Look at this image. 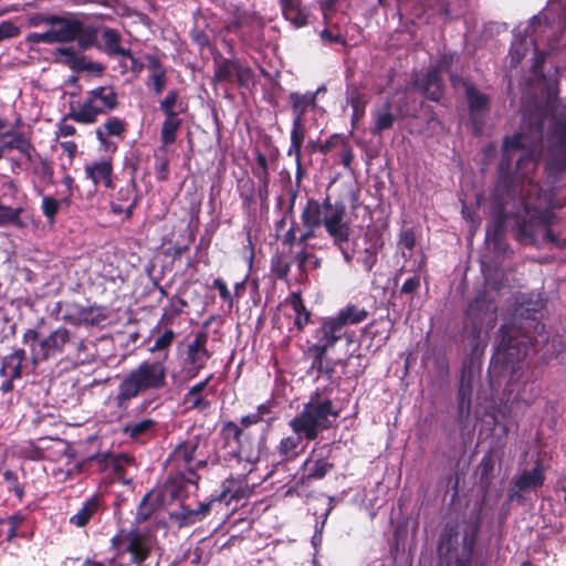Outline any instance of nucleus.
Masks as SVG:
<instances>
[{"mask_svg":"<svg viewBox=\"0 0 566 566\" xmlns=\"http://www.w3.org/2000/svg\"><path fill=\"white\" fill-rule=\"evenodd\" d=\"M544 124L536 119L530 124L528 132L515 133L503 142V159L500 165V172L503 175L509 170L512 156L516 149H526V154L517 159L515 179L522 203L523 216L513 228L514 237L521 244L544 247L547 243L560 245L565 239L554 231L556 216L553 211L554 196L548 188H543L535 178L534 171L538 164L537 153L543 142Z\"/></svg>","mask_w":566,"mask_h":566,"instance_id":"obj_1","label":"nucleus"},{"mask_svg":"<svg viewBox=\"0 0 566 566\" xmlns=\"http://www.w3.org/2000/svg\"><path fill=\"white\" fill-rule=\"evenodd\" d=\"M167 375V365L163 359H144L122 377L115 396L109 400L119 411H126L139 395L164 389Z\"/></svg>","mask_w":566,"mask_h":566,"instance_id":"obj_2","label":"nucleus"},{"mask_svg":"<svg viewBox=\"0 0 566 566\" xmlns=\"http://www.w3.org/2000/svg\"><path fill=\"white\" fill-rule=\"evenodd\" d=\"M197 449V438L182 441L174 448L166 460L174 496H179L182 492L190 493L197 490V482L199 480L197 470L206 464L205 461L195 458Z\"/></svg>","mask_w":566,"mask_h":566,"instance_id":"obj_3","label":"nucleus"},{"mask_svg":"<svg viewBox=\"0 0 566 566\" xmlns=\"http://www.w3.org/2000/svg\"><path fill=\"white\" fill-rule=\"evenodd\" d=\"M318 388L304 403L302 411L289 422L296 434H303L307 441L315 440L319 432L329 429L338 417V410L333 406L332 399Z\"/></svg>","mask_w":566,"mask_h":566,"instance_id":"obj_4","label":"nucleus"},{"mask_svg":"<svg viewBox=\"0 0 566 566\" xmlns=\"http://www.w3.org/2000/svg\"><path fill=\"white\" fill-rule=\"evenodd\" d=\"M346 213L345 205L342 201L332 202L326 197L323 202L310 198L301 213L303 226H324L328 235L336 245H342L349 239L350 228L344 220Z\"/></svg>","mask_w":566,"mask_h":566,"instance_id":"obj_5","label":"nucleus"},{"mask_svg":"<svg viewBox=\"0 0 566 566\" xmlns=\"http://www.w3.org/2000/svg\"><path fill=\"white\" fill-rule=\"evenodd\" d=\"M221 433L229 448L224 454V460L228 462L234 461L239 471L253 473L261 460L264 447L263 439L255 441L233 421L226 422L222 426Z\"/></svg>","mask_w":566,"mask_h":566,"instance_id":"obj_6","label":"nucleus"},{"mask_svg":"<svg viewBox=\"0 0 566 566\" xmlns=\"http://www.w3.org/2000/svg\"><path fill=\"white\" fill-rule=\"evenodd\" d=\"M118 105V96L113 86H98L86 92L83 99L71 105L67 117L82 125L97 122L102 115L113 112Z\"/></svg>","mask_w":566,"mask_h":566,"instance_id":"obj_7","label":"nucleus"},{"mask_svg":"<svg viewBox=\"0 0 566 566\" xmlns=\"http://www.w3.org/2000/svg\"><path fill=\"white\" fill-rule=\"evenodd\" d=\"M499 334L500 342L491 359V365L494 368L501 365V371L510 373V379H513L532 347L531 340L526 335L516 338L514 329L509 325L501 326Z\"/></svg>","mask_w":566,"mask_h":566,"instance_id":"obj_8","label":"nucleus"},{"mask_svg":"<svg viewBox=\"0 0 566 566\" xmlns=\"http://www.w3.org/2000/svg\"><path fill=\"white\" fill-rule=\"evenodd\" d=\"M73 340L74 334L64 326L55 328L42 339H39V332L34 328H28L22 336L23 344L30 348L33 364L63 354L71 348Z\"/></svg>","mask_w":566,"mask_h":566,"instance_id":"obj_9","label":"nucleus"},{"mask_svg":"<svg viewBox=\"0 0 566 566\" xmlns=\"http://www.w3.org/2000/svg\"><path fill=\"white\" fill-rule=\"evenodd\" d=\"M117 555L111 566H142L150 549V538L138 530L120 531L112 539Z\"/></svg>","mask_w":566,"mask_h":566,"instance_id":"obj_10","label":"nucleus"},{"mask_svg":"<svg viewBox=\"0 0 566 566\" xmlns=\"http://www.w3.org/2000/svg\"><path fill=\"white\" fill-rule=\"evenodd\" d=\"M542 23V17L533 15L527 25L524 29L517 27L514 30V36L510 49L511 63L513 65L518 64L525 55L528 53L530 49L534 50V65L533 69L536 72L545 59V53L539 52L536 45L535 40L533 39V33L535 32L536 27H539Z\"/></svg>","mask_w":566,"mask_h":566,"instance_id":"obj_11","label":"nucleus"},{"mask_svg":"<svg viewBox=\"0 0 566 566\" xmlns=\"http://www.w3.org/2000/svg\"><path fill=\"white\" fill-rule=\"evenodd\" d=\"M450 81L455 88H458L460 84L464 86L469 115L473 124L474 133L481 134L483 130L484 117L490 107L489 95L479 91L474 85L458 75L450 74Z\"/></svg>","mask_w":566,"mask_h":566,"instance_id":"obj_12","label":"nucleus"},{"mask_svg":"<svg viewBox=\"0 0 566 566\" xmlns=\"http://www.w3.org/2000/svg\"><path fill=\"white\" fill-rule=\"evenodd\" d=\"M207 345L208 333L206 331H198L193 335V339L187 344L182 370L189 378L198 376L211 358L212 354Z\"/></svg>","mask_w":566,"mask_h":566,"instance_id":"obj_13","label":"nucleus"},{"mask_svg":"<svg viewBox=\"0 0 566 566\" xmlns=\"http://www.w3.org/2000/svg\"><path fill=\"white\" fill-rule=\"evenodd\" d=\"M354 336V332L348 331V328H343L340 323L334 317H328L314 331V342L308 346L326 353L343 338H345L348 344L352 343Z\"/></svg>","mask_w":566,"mask_h":566,"instance_id":"obj_14","label":"nucleus"},{"mask_svg":"<svg viewBox=\"0 0 566 566\" xmlns=\"http://www.w3.org/2000/svg\"><path fill=\"white\" fill-rule=\"evenodd\" d=\"M331 447L328 444L315 447L302 465L303 474L300 483L304 484L308 480H321L334 468L329 460Z\"/></svg>","mask_w":566,"mask_h":566,"instance_id":"obj_15","label":"nucleus"},{"mask_svg":"<svg viewBox=\"0 0 566 566\" xmlns=\"http://www.w3.org/2000/svg\"><path fill=\"white\" fill-rule=\"evenodd\" d=\"M101 471H109L114 473L122 484L128 485L132 483V478H126L128 468L135 465L132 457L125 453L105 452L98 453L91 459Z\"/></svg>","mask_w":566,"mask_h":566,"instance_id":"obj_16","label":"nucleus"},{"mask_svg":"<svg viewBox=\"0 0 566 566\" xmlns=\"http://www.w3.org/2000/svg\"><path fill=\"white\" fill-rule=\"evenodd\" d=\"M62 319L71 325H98L106 319V315L102 307L83 306L74 302L65 304V311L62 314Z\"/></svg>","mask_w":566,"mask_h":566,"instance_id":"obj_17","label":"nucleus"},{"mask_svg":"<svg viewBox=\"0 0 566 566\" xmlns=\"http://www.w3.org/2000/svg\"><path fill=\"white\" fill-rule=\"evenodd\" d=\"M137 189L134 178L119 187L111 198V211L116 216H124L126 219L133 216L137 205Z\"/></svg>","mask_w":566,"mask_h":566,"instance_id":"obj_18","label":"nucleus"},{"mask_svg":"<svg viewBox=\"0 0 566 566\" xmlns=\"http://www.w3.org/2000/svg\"><path fill=\"white\" fill-rule=\"evenodd\" d=\"M84 176L94 187L113 188V161L111 158L102 157L85 163Z\"/></svg>","mask_w":566,"mask_h":566,"instance_id":"obj_19","label":"nucleus"},{"mask_svg":"<svg viewBox=\"0 0 566 566\" xmlns=\"http://www.w3.org/2000/svg\"><path fill=\"white\" fill-rule=\"evenodd\" d=\"M127 124L119 117H108L95 130L96 139L99 143V148L106 153H115L117 149L116 143L111 140V137L122 138L126 132Z\"/></svg>","mask_w":566,"mask_h":566,"instance_id":"obj_20","label":"nucleus"},{"mask_svg":"<svg viewBox=\"0 0 566 566\" xmlns=\"http://www.w3.org/2000/svg\"><path fill=\"white\" fill-rule=\"evenodd\" d=\"M251 473L240 471L238 476H229L221 484L220 499L229 503L232 500H242L249 497L253 493L254 484H250L248 476Z\"/></svg>","mask_w":566,"mask_h":566,"instance_id":"obj_21","label":"nucleus"},{"mask_svg":"<svg viewBox=\"0 0 566 566\" xmlns=\"http://www.w3.org/2000/svg\"><path fill=\"white\" fill-rule=\"evenodd\" d=\"M53 43H66L77 39L83 32V23L77 19L56 15L51 27Z\"/></svg>","mask_w":566,"mask_h":566,"instance_id":"obj_22","label":"nucleus"},{"mask_svg":"<svg viewBox=\"0 0 566 566\" xmlns=\"http://www.w3.org/2000/svg\"><path fill=\"white\" fill-rule=\"evenodd\" d=\"M384 245L381 234L376 229H367L364 234V249L359 252L357 261L367 272H370L377 262V254Z\"/></svg>","mask_w":566,"mask_h":566,"instance_id":"obj_23","label":"nucleus"},{"mask_svg":"<svg viewBox=\"0 0 566 566\" xmlns=\"http://www.w3.org/2000/svg\"><path fill=\"white\" fill-rule=\"evenodd\" d=\"M158 422L153 418H142L127 422L122 432L132 441L138 443H146L148 440L156 436Z\"/></svg>","mask_w":566,"mask_h":566,"instance_id":"obj_24","label":"nucleus"},{"mask_svg":"<svg viewBox=\"0 0 566 566\" xmlns=\"http://www.w3.org/2000/svg\"><path fill=\"white\" fill-rule=\"evenodd\" d=\"M544 307V301L539 294L521 295L514 310V317L530 321L532 325L537 321Z\"/></svg>","mask_w":566,"mask_h":566,"instance_id":"obj_25","label":"nucleus"},{"mask_svg":"<svg viewBox=\"0 0 566 566\" xmlns=\"http://www.w3.org/2000/svg\"><path fill=\"white\" fill-rule=\"evenodd\" d=\"M238 64V60L224 57L220 53L214 54L212 77L213 84L232 85L235 80Z\"/></svg>","mask_w":566,"mask_h":566,"instance_id":"obj_26","label":"nucleus"},{"mask_svg":"<svg viewBox=\"0 0 566 566\" xmlns=\"http://www.w3.org/2000/svg\"><path fill=\"white\" fill-rule=\"evenodd\" d=\"M415 84L433 102H439L443 95L441 72L437 67H429L422 77L416 80Z\"/></svg>","mask_w":566,"mask_h":566,"instance_id":"obj_27","label":"nucleus"},{"mask_svg":"<svg viewBox=\"0 0 566 566\" xmlns=\"http://www.w3.org/2000/svg\"><path fill=\"white\" fill-rule=\"evenodd\" d=\"M147 71L148 78L146 85L154 92L155 95H159L167 84L166 69L158 57L155 55H148Z\"/></svg>","mask_w":566,"mask_h":566,"instance_id":"obj_28","label":"nucleus"},{"mask_svg":"<svg viewBox=\"0 0 566 566\" xmlns=\"http://www.w3.org/2000/svg\"><path fill=\"white\" fill-rule=\"evenodd\" d=\"M395 120L396 116L392 113V103L388 99L381 107L371 111L370 133L373 135H379L384 130L392 128Z\"/></svg>","mask_w":566,"mask_h":566,"instance_id":"obj_29","label":"nucleus"},{"mask_svg":"<svg viewBox=\"0 0 566 566\" xmlns=\"http://www.w3.org/2000/svg\"><path fill=\"white\" fill-rule=\"evenodd\" d=\"M29 163L31 174L34 177V188L54 184V169L49 159L39 155L34 158V155H32V161Z\"/></svg>","mask_w":566,"mask_h":566,"instance_id":"obj_30","label":"nucleus"},{"mask_svg":"<svg viewBox=\"0 0 566 566\" xmlns=\"http://www.w3.org/2000/svg\"><path fill=\"white\" fill-rule=\"evenodd\" d=\"M212 502L213 501L200 503L197 509H189L182 505L178 511L174 512L171 516L179 526L195 524L202 521L209 514Z\"/></svg>","mask_w":566,"mask_h":566,"instance_id":"obj_31","label":"nucleus"},{"mask_svg":"<svg viewBox=\"0 0 566 566\" xmlns=\"http://www.w3.org/2000/svg\"><path fill=\"white\" fill-rule=\"evenodd\" d=\"M544 465L536 461L533 470L522 472L514 481L520 491L535 490L544 483Z\"/></svg>","mask_w":566,"mask_h":566,"instance_id":"obj_32","label":"nucleus"},{"mask_svg":"<svg viewBox=\"0 0 566 566\" xmlns=\"http://www.w3.org/2000/svg\"><path fill=\"white\" fill-rule=\"evenodd\" d=\"M25 360V350L22 348L13 350L4 356L1 361L0 375L19 379L22 376V363Z\"/></svg>","mask_w":566,"mask_h":566,"instance_id":"obj_33","label":"nucleus"},{"mask_svg":"<svg viewBox=\"0 0 566 566\" xmlns=\"http://www.w3.org/2000/svg\"><path fill=\"white\" fill-rule=\"evenodd\" d=\"M283 17L295 28L307 24V13L302 7L301 0H280Z\"/></svg>","mask_w":566,"mask_h":566,"instance_id":"obj_34","label":"nucleus"},{"mask_svg":"<svg viewBox=\"0 0 566 566\" xmlns=\"http://www.w3.org/2000/svg\"><path fill=\"white\" fill-rule=\"evenodd\" d=\"M7 134L8 138L4 147H7L8 151L17 149L28 161H32V155H36V153L31 142L17 129L7 130Z\"/></svg>","mask_w":566,"mask_h":566,"instance_id":"obj_35","label":"nucleus"},{"mask_svg":"<svg viewBox=\"0 0 566 566\" xmlns=\"http://www.w3.org/2000/svg\"><path fill=\"white\" fill-rule=\"evenodd\" d=\"M35 193L41 197V211L50 226L55 223L56 214L64 207L62 198H55L44 193L43 187H35Z\"/></svg>","mask_w":566,"mask_h":566,"instance_id":"obj_36","label":"nucleus"},{"mask_svg":"<svg viewBox=\"0 0 566 566\" xmlns=\"http://www.w3.org/2000/svg\"><path fill=\"white\" fill-rule=\"evenodd\" d=\"M274 229L276 238L281 239L283 244L293 245L296 242L297 227L293 214L287 216V211H285L282 218L275 222Z\"/></svg>","mask_w":566,"mask_h":566,"instance_id":"obj_37","label":"nucleus"},{"mask_svg":"<svg viewBox=\"0 0 566 566\" xmlns=\"http://www.w3.org/2000/svg\"><path fill=\"white\" fill-rule=\"evenodd\" d=\"M102 40L104 42L105 50L109 55H119L124 57H129L132 61L135 60L128 49H124L120 46V35L116 30L111 28H104L102 30Z\"/></svg>","mask_w":566,"mask_h":566,"instance_id":"obj_38","label":"nucleus"},{"mask_svg":"<svg viewBox=\"0 0 566 566\" xmlns=\"http://www.w3.org/2000/svg\"><path fill=\"white\" fill-rule=\"evenodd\" d=\"M292 104L293 119H303L308 108L316 102V93L306 92L305 94L291 93L289 96Z\"/></svg>","mask_w":566,"mask_h":566,"instance_id":"obj_39","label":"nucleus"},{"mask_svg":"<svg viewBox=\"0 0 566 566\" xmlns=\"http://www.w3.org/2000/svg\"><path fill=\"white\" fill-rule=\"evenodd\" d=\"M485 241L495 253L504 254L506 252L507 244L504 241L503 220L499 219L493 226L488 227Z\"/></svg>","mask_w":566,"mask_h":566,"instance_id":"obj_40","label":"nucleus"},{"mask_svg":"<svg viewBox=\"0 0 566 566\" xmlns=\"http://www.w3.org/2000/svg\"><path fill=\"white\" fill-rule=\"evenodd\" d=\"M303 438V434L294 433V436L281 439L276 450L282 461H291L298 455V449Z\"/></svg>","mask_w":566,"mask_h":566,"instance_id":"obj_41","label":"nucleus"},{"mask_svg":"<svg viewBox=\"0 0 566 566\" xmlns=\"http://www.w3.org/2000/svg\"><path fill=\"white\" fill-rule=\"evenodd\" d=\"M305 138L304 132V120L303 119H293L292 130H291V144L287 150L289 156H294L296 164L300 165L302 157V145Z\"/></svg>","mask_w":566,"mask_h":566,"instance_id":"obj_42","label":"nucleus"},{"mask_svg":"<svg viewBox=\"0 0 566 566\" xmlns=\"http://www.w3.org/2000/svg\"><path fill=\"white\" fill-rule=\"evenodd\" d=\"M368 316V312L365 308H360L356 305H347L342 308L334 317L343 328H347L348 324H358L365 321Z\"/></svg>","mask_w":566,"mask_h":566,"instance_id":"obj_43","label":"nucleus"},{"mask_svg":"<svg viewBox=\"0 0 566 566\" xmlns=\"http://www.w3.org/2000/svg\"><path fill=\"white\" fill-rule=\"evenodd\" d=\"M175 337V332L168 328L155 339L154 344L148 349L151 354L158 353V356L155 359H163L164 364L167 365L169 349L174 343Z\"/></svg>","mask_w":566,"mask_h":566,"instance_id":"obj_44","label":"nucleus"},{"mask_svg":"<svg viewBox=\"0 0 566 566\" xmlns=\"http://www.w3.org/2000/svg\"><path fill=\"white\" fill-rule=\"evenodd\" d=\"M56 54L71 69L82 71L87 69V62L78 50L73 46L59 48Z\"/></svg>","mask_w":566,"mask_h":566,"instance_id":"obj_45","label":"nucleus"},{"mask_svg":"<svg viewBox=\"0 0 566 566\" xmlns=\"http://www.w3.org/2000/svg\"><path fill=\"white\" fill-rule=\"evenodd\" d=\"M187 306L188 303L182 297L177 295L168 297V304L163 310L160 323L172 324L174 321L184 313Z\"/></svg>","mask_w":566,"mask_h":566,"instance_id":"obj_46","label":"nucleus"},{"mask_svg":"<svg viewBox=\"0 0 566 566\" xmlns=\"http://www.w3.org/2000/svg\"><path fill=\"white\" fill-rule=\"evenodd\" d=\"M287 303L291 305L295 315L294 325L298 331H302L310 322L311 313L306 310L301 295L297 293H292Z\"/></svg>","mask_w":566,"mask_h":566,"instance_id":"obj_47","label":"nucleus"},{"mask_svg":"<svg viewBox=\"0 0 566 566\" xmlns=\"http://www.w3.org/2000/svg\"><path fill=\"white\" fill-rule=\"evenodd\" d=\"M98 506V499L96 496H92L83 503L77 513L71 516L70 522L78 527L86 525L93 515L97 512Z\"/></svg>","mask_w":566,"mask_h":566,"instance_id":"obj_48","label":"nucleus"},{"mask_svg":"<svg viewBox=\"0 0 566 566\" xmlns=\"http://www.w3.org/2000/svg\"><path fill=\"white\" fill-rule=\"evenodd\" d=\"M181 125V119L178 115H174L171 117H165V120L160 130V138L165 146L170 145L176 142L177 132Z\"/></svg>","mask_w":566,"mask_h":566,"instance_id":"obj_49","label":"nucleus"},{"mask_svg":"<svg viewBox=\"0 0 566 566\" xmlns=\"http://www.w3.org/2000/svg\"><path fill=\"white\" fill-rule=\"evenodd\" d=\"M158 506V500L155 499L151 492L147 493L143 500L140 501L137 512H136V521L138 523L146 521L150 517V515L155 512Z\"/></svg>","mask_w":566,"mask_h":566,"instance_id":"obj_50","label":"nucleus"},{"mask_svg":"<svg viewBox=\"0 0 566 566\" xmlns=\"http://www.w3.org/2000/svg\"><path fill=\"white\" fill-rule=\"evenodd\" d=\"M458 526L455 524H447L440 536L438 549L440 552H451L458 542Z\"/></svg>","mask_w":566,"mask_h":566,"instance_id":"obj_51","label":"nucleus"},{"mask_svg":"<svg viewBox=\"0 0 566 566\" xmlns=\"http://www.w3.org/2000/svg\"><path fill=\"white\" fill-rule=\"evenodd\" d=\"M62 188L56 190L59 198H62V202L65 208L72 205V197L74 191L77 189L75 179L70 174H64L61 180Z\"/></svg>","mask_w":566,"mask_h":566,"instance_id":"obj_52","label":"nucleus"},{"mask_svg":"<svg viewBox=\"0 0 566 566\" xmlns=\"http://www.w3.org/2000/svg\"><path fill=\"white\" fill-rule=\"evenodd\" d=\"M398 249L401 252V255L407 259L411 256V252L416 245V234L415 231L410 228L402 229L398 235Z\"/></svg>","mask_w":566,"mask_h":566,"instance_id":"obj_53","label":"nucleus"},{"mask_svg":"<svg viewBox=\"0 0 566 566\" xmlns=\"http://www.w3.org/2000/svg\"><path fill=\"white\" fill-rule=\"evenodd\" d=\"M181 103L178 98V93L175 90L169 91L166 96L160 101L159 108L165 114V117L178 115L182 109H177Z\"/></svg>","mask_w":566,"mask_h":566,"instance_id":"obj_54","label":"nucleus"},{"mask_svg":"<svg viewBox=\"0 0 566 566\" xmlns=\"http://www.w3.org/2000/svg\"><path fill=\"white\" fill-rule=\"evenodd\" d=\"M294 260L301 272H305L308 269H317L321 265V260L307 252L306 248H302V250L295 254Z\"/></svg>","mask_w":566,"mask_h":566,"instance_id":"obj_55","label":"nucleus"},{"mask_svg":"<svg viewBox=\"0 0 566 566\" xmlns=\"http://www.w3.org/2000/svg\"><path fill=\"white\" fill-rule=\"evenodd\" d=\"M325 19L327 20V13L325 12ZM327 27L323 29L319 33V36L324 44H346V40L344 35L338 30L337 25H331L329 22H327Z\"/></svg>","mask_w":566,"mask_h":566,"instance_id":"obj_56","label":"nucleus"},{"mask_svg":"<svg viewBox=\"0 0 566 566\" xmlns=\"http://www.w3.org/2000/svg\"><path fill=\"white\" fill-rule=\"evenodd\" d=\"M19 454L29 460H40L44 457V450L38 442L28 440L19 446Z\"/></svg>","mask_w":566,"mask_h":566,"instance_id":"obj_57","label":"nucleus"},{"mask_svg":"<svg viewBox=\"0 0 566 566\" xmlns=\"http://www.w3.org/2000/svg\"><path fill=\"white\" fill-rule=\"evenodd\" d=\"M72 352L70 356L81 363L90 360L91 355L87 353V342L85 338H80L74 335V340L71 345Z\"/></svg>","mask_w":566,"mask_h":566,"instance_id":"obj_58","label":"nucleus"},{"mask_svg":"<svg viewBox=\"0 0 566 566\" xmlns=\"http://www.w3.org/2000/svg\"><path fill=\"white\" fill-rule=\"evenodd\" d=\"M256 164L258 167L254 170V176L262 184L263 188L266 189L269 184V166L266 156L261 153H258Z\"/></svg>","mask_w":566,"mask_h":566,"instance_id":"obj_59","label":"nucleus"},{"mask_svg":"<svg viewBox=\"0 0 566 566\" xmlns=\"http://www.w3.org/2000/svg\"><path fill=\"white\" fill-rule=\"evenodd\" d=\"M184 401L190 409L198 411H205L210 407V401L202 394L189 396V391H187Z\"/></svg>","mask_w":566,"mask_h":566,"instance_id":"obj_60","label":"nucleus"},{"mask_svg":"<svg viewBox=\"0 0 566 566\" xmlns=\"http://www.w3.org/2000/svg\"><path fill=\"white\" fill-rule=\"evenodd\" d=\"M235 78L240 86L249 87L254 83V73L251 67L242 65L239 62Z\"/></svg>","mask_w":566,"mask_h":566,"instance_id":"obj_61","label":"nucleus"},{"mask_svg":"<svg viewBox=\"0 0 566 566\" xmlns=\"http://www.w3.org/2000/svg\"><path fill=\"white\" fill-rule=\"evenodd\" d=\"M329 511L331 510H327L323 514L322 521H316V523H315V532H314V534L312 536V539H311V543H312L315 552H317L319 546L322 545V542H323V530L325 527V523H326L327 516L329 514Z\"/></svg>","mask_w":566,"mask_h":566,"instance_id":"obj_62","label":"nucleus"},{"mask_svg":"<svg viewBox=\"0 0 566 566\" xmlns=\"http://www.w3.org/2000/svg\"><path fill=\"white\" fill-rule=\"evenodd\" d=\"M306 355L312 358L311 369H316L321 374L323 371L326 353L308 346Z\"/></svg>","mask_w":566,"mask_h":566,"instance_id":"obj_63","label":"nucleus"},{"mask_svg":"<svg viewBox=\"0 0 566 566\" xmlns=\"http://www.w3.org/2000/svg\"><path fill=\"white\" fill-rule=\"evenodd\" d=\"M20 29L11 21L0 23V42L18 36Z\"/></svg>","mask_w":566,"mask_h":566,"instance_id":"obj_64","label":"nucleus"}]
</instances>
